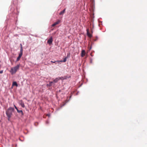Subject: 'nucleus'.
Listing matches in <instances>:
<instances>
[{
    "label": "nucleus",
    "instance_id": "16",
    "mask_svg": "<svg viewBox=\"0 0 147 147\" xmlns=\"http://www.w3.org/2000/svg\"><path fill=\"white\" fill-rule=\"evenodd\" d=\"M53 83V82H50L49 84H48L47 85H49V86H51L52 85V84Z\"/></svg>",
    "mask_w": 147,
    "mask_h": 147
},
{
    "label": "nucleus",
    "instance_id": "4",
    "mask_svg": "<svg viewBox=\"0 0 147 147\" xmlns=\"http://www.w3.org/2000/svg\"><path fill=\"white\" fill-rule=\"evenodd\" d=\"M53 40L52 37H51L48 40L47 43L49 45H51L53 42Z\"/></svg>",
    "mask_w": 147,
    "mask_h": 147
},
{
    "label": "nucleus",
    "instance_id": "12",
    "mask_svg": "<svg viewBox=\"0 0 147 147\" xmlns=\"http://www.w3.org/2000/svg\"><path fill=\"white\" fill-rule=\"evenodd\" d=\"M59 80V79L58 78H57L53 81V82L56 83L58 80Z\"/></svg>",
    "mask_w": 147,
    "mask_h": 147
},
{
    "label": "nucleus",
    "instance_id": "5",
    "mask_svg": "<svg viewBox=\"0 0 147 147\" xmlns=\"http://www.w3.org/2000/svg\"><path fill=\"white\" fill-rule=\"evenodd\" d=\"M19 103L22 107L24 108L25 107L24 103L22 100H20L19 101Z\"/></svg>",
    "mask_w": 147,
    "mask_h": 147
},
{
    "label": "nucleus",
    "instance_id": "7",
    "mask_svg": "<svg viewBox=\"0 0 147 147\" xmlns=\"http://www.w3.org/2000/svg\"><path fill=\"white\" fill-rule=\"evenodd\" d=\"M86 54V52L84 50H82V51L81 53V56L82 57H84Z\"/></svg>",
    "mask_w": 147,
    "mask_h": 147
},
{
    "label": "nucleus",
    "instance_id": "20",
    "mask_svg": "<svg viewBox=\"0 0 147 147\" xmlns=\"http://www.w3.org/2000/svg\"><path fill=\"white\" fill-rule=\"evenodd\" d=\"M55 32L53 33V34H55Z\"/></svg>",
    "mask_w": 147,
    "mask_h": 147
},
{
    "label": "nucleus",
    "instance_id": "15",
    "mask_svg": "<svg viewBox=\"0 0 147 147\" xmlns=\"http://www.w3.org/2000/svg\"><path fill=\"white\" fill-rule=\"evenodd\" d=\"M17 111L18 113H21L22 115H23V113L22 110H19L18 109Z\"/></svg>",
    "mask_w": 147,
    "mask_h": 147
},
{
    "label": "nucleus",
    "instance_id": "10",
    "mask_svg": "<svg viewBox=\"0 0 147 147\" xmlns=\"http://www.w3.org/2000/svg\"><path fill=\"white\" fill-rule=\"evenodd\" d=\"M22 55V54H19V56L17 59L16 61H18L20 60Z\"/></svg>",
    "mask_w": 147,
    "mask_h": 147
},
{
    "label": "nucleus",
    "instance_id": "3",
    "mask_svg": "<svg viewBox=\"0 0 147 147\" xmlns=\"http://www.w3.org/2000/svg\"><path fill=\"white\" fill-rule=\"evenodd\" d=\"M70 76H64V77H59L58 78L59 79V80H63L65 79H66L67 78H70Z\"/></svg>",
    "mask_w": 147,
    "mask_h": 147
},
{
    "label": "nucleus",
    "instance_id": "6",
    "mask_svg": "<svg viewBox=\"0 0 147 147\" xmlns=\"http://www.w3.org/2000/svg\"><path fill=\"white\" fill-rule=\"evenodd\" d=\"M86 31H87V36L89 37V38H91L92 37V35L89 33V30L88 29H87L86 30Z\"/></svg>",
    "mask_w": 147,
    "mask_h": 147
},
{
    "label": "nucleus",
    "instance_id": "1",
    "mask_svg": "<svg viewBox=\"0 0 147 147\" xmlns=\"http://www.w3.org/2000/svg\"><path fill=\"white\" fill-rule=\"evenodd\" d=\"M14 110V109L11 107H9L6 111V113L8 118V121H10V119L12 115L13 112Z\"/></svg>",
    "mask_w": 147,
    "mask_h": 147
},
{
    "label": "nucleus",
    "instance_id": "11",
    "mask_svg": "<svg viewBox=\"0 0 147 147\" xmlns=\"http://www.w3.org/2000/svg\"><path fill=\"white\" fill-rule=\"evenodd\" d=\"M65 9H63V10L61 11L59 13L60 15H62L65 12Z\"/></svg>",
    "mask_w": 147,
    "mask_h": 147
},
{
    "label": "nucleus",
    "instance_id": "8",
    "mask_svg": "<svg viewBox=\"0 0 147 147\" xmlns=\"http://www.w3.org/2000/svg\"><path fill=\"white\" fill-rule=\"evenodd\" d=\"M60 21L59 20H58L57 22H55L52 25V26H55L56 25L59 24V23H60Z\"/></svg>",
    "mask_w": 147,
    "mask_h": 147
},
{
    "label": "nucleus",
    "instance_id": "9",
    "mask_svg": "<svg viewBox=\"0 0 147 147\" xmlns=\"http://www.w3.org/2000/svg\"><path fill=\"white\" fill-rule=\"evenodd\" d=\"M20 54H22V53H23V47L22 46V44H20Z\"/></svg>",
    "mask_w": 147,
    "mask_h": 147
},
{
    "label": "nucleus",
    "instance_id": "17",
    "mask_svg": "<svg viewBox=\"0 0 147 147\" xmlns=\"http://www.w3.org/2000/svg\"><path fill=\"white\" fill-rule=\"evenodd\" d=\"M58 61H51V62H52V63H55L56 62H58Z\"/></svg>",
    "mask_w": 147,
    "mask_h": 147
},
{
    "label": "nucleus",
    "instance_id": "18",
    "mask_svg": "<svg viewBox=\"0 0 147 147\" xmlns=\"http://www.w3.org/2000/svg\"><path fill=\"white\" fill-rule=\"evenodd\" d=\"M14 107L17 110L18 109L17 107L15 105H14Z\"/></svg>",
    "mask_w": 147,
    "mask_h": 147
},
{
    "label": "nucleus",
    "instance_id": "2",
    "mask_svg": "<svg viewBox=\"0 0 147 147\" xmlns=\"http://www.w3.org/2000/svg\"><path fill=\"white\" fill-rule=\"evenodd\" d=\"M20 65H18L15 67L11 68L10 72L13 75L16 73V72L18 70L19 68Z\"/></svg>",
    "mask_w": 147,
    "mask_h": 147
},
{
    "label": "nucleus",
    "instance_id": "14",
    "mask_svg": "<svg viewBox=\"0 0 147 147\" xmlns=\"http://www.w3.org/2000/svg\"><path fill=\"white\" fill-rule=\"evenodd\" d=\"M13 86H18V84L17 82H13V84H12Z\"/></svg>",
    "mask_w": 147,
    "mask_h": 147
},
{
    "label": "nucleus",
    "instance_id": "19",
    "mask_svg": "<svg viewBox=\"0 0 147 147\" xmlns=\"http://www.w3.org/2000/svg\"><path fill=\"white\" fill-rule=\"evenodd\" d=\"M3 73V70L0 71V74H2Z\"/></svg>",
    "mask_w": 147,
    "mask_h": 147
},
{
    "label": "nucleus",
    "instance_id": "13",
    "mask_svg": "<svg viewBox=\"0 0 147 147\" xmlns=\"http://www.w3.org/2000/svg\"><path fill=\"white\" fill-rule=\"evenodd\" d=\"M66 61V58H64L63 60V61H62V60H61V61H58V63H59V62H65Z\"/></svg>",
    "mask_w": 147,
    "mask_h": 147
}]
</instances>
